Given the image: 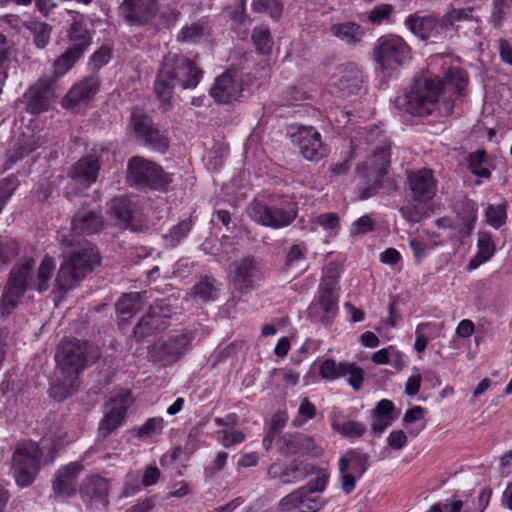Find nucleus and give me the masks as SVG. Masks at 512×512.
<instances>
[{
  "label": "nucleus",
  "mask_w": 512,
  "mask_h": 512,
  "mask_svg": "<svg viewBox=\"0 0 512 512\" xmlns=\"http://www.w3.org/2000/svg\"><path fill=\"white\" fill-rule=\"evenodd\" d=\"M131 125L134 133L139 139H142L155 126L152 119L144 114L140 109H134L131 114Z\"/></svg>",
  "instance_id": "nucleus-38"
},
{
  "label": "nucleus",
  "mask_w": 512,
  "mask_h": 512,
  "mask_svg": "<svg viewBox=\"0 0 512 512\" xmlns=\"http://www.w3.org/2000/svg\"><path fill=\"white\" fill-rule=\"evenodd\" d=\"M79 494L84 502L108 506L110 482L99 474H91L85 477L80 486Z\"/></svg>",
  "instance_id": "nucleus-24"
},
{
  "label": "nucleus",
  "mask_w": 512,
  "mask_h": 512,
  "mask_svg": "<svg viewBox=\"0 0 512 512\" xmlns=\"http://www.w3.org/2000/svg\"><path fill=\"white\" fill-rule=\"evenodd\" d=\"M426 204L427 203H417L410 199L399 211L409 224L419 223L425 216L424 205Z\"/></svg>",
  "instance_id": "nucleus-43"
},
{
  "label": "nucleus",
  "mask_w": 512,
  "mask_h": 512,
  "mask_svg": "<svg viewBox=\"0 0 512 512\" xmlns=\"http://www.w3.org/2000/svg\"><path fill=\"white\" fill-rule=\"evenodd\" d=\"M410 52L407 42L395 34L381 36L373 49L374 60L382 71L403 65L410 58Z\"/></svg>",
  "instance_id": "nucleus-9"
},
{
  "label": "nucleus",
  "mask_w": 512,
  "mask_h": 512,
  "mask_svg": "<svg viewBox=\"0 0 512 512\" xmlns=\"http://www.w3.org/2000/svg\"><path fill=\"white\" fill-rule=\"evenodd\" d=\"M393 12L394 7L391 4H380L369 12L368 20L374 25H380L388 20Z\"/></svg>",
  "instance_id": "nucleus-62"
},
{
  "label": "nucleus",
  "mask_w": 512,
  "mask_h": 512,
  "mask_svg": "<svg viewBox=\"0 0 512 512\" xmlns=\"http://www.w3.org/2000/svg\"><path fill=\"white\" fill-rule=\"evenodd\" d=\"M27 28L33 34V41L36 47L43 49L50 41L52 27L45 22H31Z\"/></svg>",
  "instance_id": "nucleus-39"
},
{
  "label": "nucleus",
  "mask_w": 512,
  "mask_h": 512,
  "mask_svg": "<svg viewBox=\"0 0 512 512\" xmlns=\"http://www.w3.org/2000/svg\"><path fill=\"white\" fill-rule=\"evenodd\" d=\"M127 180L138 187L166 191L172 183V175L155 162L135 156L128 162Z\"/></svg>",
  "instance_id": "nucleus-6"
},
{
  "label": "nucleus",
  "mask_w": 512,
  "mask_h": 512,
  "mask_svg": "<svg viewBox=\"0 0 512 512\" xmlns=\"http://www.w3.org/2000/svg\"><path fill=\"white\" fill-rule=\"evenodd\" d=\"M110 215L132 230L136 231V222L140 219V213L136 203L131 199L119 196L115 197L109 207Z\"/></svg>",
  "instance_id": "nucleus-28"
},
{
  "label": "nucleus",
  "mask_w": 512,
  "mask_h": 512,
  "mask_svg": "<svg viewBox=\"0 0 512 512\" xmlns=\"http://www.w3.org/2000/svg\"><path fill=\"white\" fill-rule=\"evenodd\" d=\"M55 97V77L43 75L30 85L23 95L26 111L34 115L44 113Z\"/></svg>",
  "instance_id": "nucleus-14"
},
{
  "label": "nucleus",
  "mask_w": 512,
  "mask_h": 512,
  "mask_svg": "<svg viewBox=\"0 0 512 512\" xmlns=\"http://www.w3.org/2000/svg\"><path fill=\"white\" fill-rule=\"evenodd\" d=\"M83 55L74 51L71 48H67L61 55H59L53 62V75L51 77H55V81L65 75L68 71H70L76 62Z\"/></svg>",
  "instance_id": "nucleus-36"
},
{
  "label": "nucleus",
  "mask_w": 512,
  "mask_h": 512,
  "mask_svg": "<svg viewBox=\"0 0 512 512\" xmlns=\"http://www.w3.org/2000/svg\"><path fill=\"white\" fill-rule=\"evenodd\" d=\"M129 395H122L121 398L113 399L111 406L101 419L98 427V439H105L116 431L124 422L128 409Z\"/></svg>",
  "instance_id": "nucleus-25"
},
{
  "label": "nucleus",
  "mask_w": 512,
  "mask_h": 512,
  "mask_svg": "<svg viewBox=\"0 0 512 512\" xmlns=\"http://www.w3.org/2000/svg\"><path fill=\"white\" fill-rule=\"evenodd\" d=\"M100 256L92 247H84L73 252L60 266L56 277V286L59 291L66 292L74 288L86 275L99 265Z\"/></svg>",
  "instance_id": "nucleus-4"
},
{
  "label": "nucleus",
  "mask_w": 512,
  "mask_h": 512,
  "mask_svg": "<svg viewBox=\"0 0 512 512\" xmlns=\"http://www.w3.org/2000/svg\"><path fill=\"white\" fill-rule=\"evenodd\" d=\"M252 9L257 13H268L277 20L282 14L283 5L280 0H253Z\"/></svg>",
  "instance_id": "nucleus-46"
},
{
  "label": "nucleus",
  "mask_w": 512,
  "mask_h": 512,
  "mask_svg": "<svg viewBox=\"0 0 512 512\" xmlns=\"http://www.w3.org/2000/svg\"><path fill=\"white\" fill-rule=\"evenodd\" d=\"M203 75L204 71L195 59L179 51H169L160 62L154 81V92L162 104L168 105L176 88L195 89Z\"/></svg>",
  "instance_id": "nucleus-2"
},
{
  "label": "nucleus",
  "mask_w": 512,
  "mask_h": 512,
  "mask_svg": "<svg viewBox=\"0 0 512 512\" xmlns=\"http://www.w3.org/2000/svg\"><path fill=\"white\" fill-rule=\"evenodd\" d=\"M43 144L44 140L41 137H36L34 135L28 137L27 139L24 140L22 144H19L18 147L15 149L16 158L20 159L25 155L30 154L31 152L41 147Z\"/></svg>",
  "instance_id": "nucleus-63"
},
{
  "label": "nucleus",
  "mask_w": 512,
  "mask_h": 512,
  "mask_svg": "<svg viewBox=\"0 0 512 512\" xmlns=\"http://www.w3.org/2000/svg\"><path fill=\"white\" fill-rule=\"evenodd\" d=\"M43 451L31 440L19 443L12 456V471L15 481L20 487H28L33 483L41 468Z\"/></svg>",
  "instance_id": "nucleus-5"
},
{
  "label": "nucleus",
  "mask_w": 512,
  "mask_h": 512,
  "mask_svg": "<svg viewBox=\"0 0 512 512\" xmlns=\"http://www.w3.org/2000/svg\"><path fill=\"white\" fill-rule=\"evenodd\" d=\"M67 38L70 43L69 48L84 55L92 44L93 32L87 28L83 17L74 18L67 30Z\"/></svg>",
  "instance_id": "nucleus-30"
},
{
  "label": "nucleus",
  "mask_w": 512,
  "mask_h": 512,
  "mask_svg": "<svg viewBox=\"0 0 512 512\" xmlns=\"http://www.w3.org/2000/svg\"><path fill=\"white\" fill-rule=\"evenodd\" d=\"M330 33L333 37L349 46H355L360 43L365 34L363 28L353 21L332 24L330 26Z\"/></svg>",
  "instance_id": "nucleus-32"
},
{
  "label": "nucleus",
  "mask_w": 512,
  "mask_h": 512,
  "mask_svg": "<svg viewBox=\"0 0 512 512\" xmlns=\"http://www.w3.org/2000/svg\"><path fill=\"white\" fill-rule=\"evenodd\" d=\"M246 211L252 221L273 229L289 226L297 216L296 210L291 205L288 207L268 206L257 199L249 203Z\"/></svg>",
  "instance_id": "nucleus-11"
},
{
  "label": "nucleus",
  "mask_w": 512,
  "mask_h": 512,
  "mask_svg": "<svg viewBox=\"0 0 512 512\" xmlns=\"http://www.w3.org/2000/svg\"><path fill=\"white\" fill-rule=\"evenodd\" d=\"M315 471L316 466L295 459L287 465L273 463L267 474L270 478L279 479L283 484H291L314 475Z\"/></svg>",
  "instance_id": "nucleus-20"
},
{
  "label": "nucleus",
  "mask_w": 512,
  "mask_h": 512,
  "mask_svg": "<svg viewBox=\"0 0 512 512\" xmlns=\"http://www.w3.org/2000/svg\"><path fill=\"white\" fill-rule=\"evenodd\" d=\"M141 140L144 141L145 145H148L152 149L162 153L167 150L169 145L168 138L160 133V131L155 127L150 130V132L147 133V135H145Z\"/></svg>",
  "instance_id": "nucleus-57"
},
{
  "label": "nucleus",
  "mask_w": 512,
  "mask_h": 512,
  "mask_svg": "<svg viewBox=\"0 0 512 512\" xmlns=\"http://www.w3.org/2000/svg\"><path fill=\"white\" fill-rule=\"evenodd\" d=\"M300 153L309 161H318L327 155V148L314 127H301L294 135Z\"/></svg>",
  "instance_id": "nucleus-21"
},
{
  "label": "nucleus",
  "mask_w": 512,
  "mask_h": 512,
  "mask_svg": "<svg viewBox=\"0 0 512 512\" xmlns=\"http://www.w3.org/2000/svg\"><path fill=\"white\" fill-rule=\"evenodd\" d=\"M99 357V350L87 341L62 342L55 355L59 374L49 389L50 397L59 402L71 397L78 390L80 374Z\"/></svg>",
  "instance_id": "nucleus-1"
},
{
  "label": "nucleus",
  "mask_w": 512,
  "mask_h": 512,
  "mask_svg": "<svg viewBox=\"0 0 512 512\" xmlns=\"http://www.w3.org/2000/svg\"><path fill=\"white\" fill-rule=\"evenodd\" d=\"M55 268V262L54 259L51 257H45L37 272V276L35 279H33L31 276L28 279V287L31 289H35L39 292H44L48 289V281L50 280L52 276V272ZM32 271L30 272V274Z\"/></svg>",
  "instance_id": "nucleus-33"
},
{
  "label": "nucleus",
  "mask_w": 512,
  "mask_h": 512,
  "mask_svg": "<svg viewBox=\"0 0 512 512\" xmlns=\"http://www.w3.org/2000/svg\"><path fill=\"white\" fill-rule=\"evenodd\" d=\"M14 50L12 43L7 37L0 33V83L4 82L8 78V71L13 60Z\"/></svg>",
  "instance_id": "nucleus-37"
},
{
  "label": "nucleus",
  "mask_w": 512,
  "mask_h": 512,
  "mask_svg": "<svg viewBox=\"0 0 512 512\" xmlns=\"http://www.w3.org/2000/svg\"><path fill=\"white\" fill-rule=\"evenodd\" d=\"M333 429L340 433L341 435L352 438V437H361L366 432L365 424L358 421H346V422H334L332 424Z\"/></svg>",
  "instance_id": "nucleus-44"
},
{
  "label": "nucleus",
  "mask_w": 512,
  "mask_h": 512,
  "mask_svg": "<svg viewBox=\"0 0 512 512\" xmlns=\"http://www.w3.org/2000/svg\"><path fill=\"white\" fill-rule=\"evenodd\" d=\"M33 267V260L26 259L11 269L0 300L1 316L7 317L17 308L28 288V279Z\"/></svg>",
  "instance_id": "nucleus-7"
},
{
  "label": "nucleus",
  "mask_w": 512,
  "mask_h": 512,
  "mask_svg": "<svg viewBox=\"0 0 512 512\" xmlns=\"http://www.w3.org/2000/svg\"><path fill=\"white\" fill-rule=\"evenodd\" d=\"M191 228L192 221L190 219H184L177 225L173 226L165 238L171 245L174 246L189 234Z\"/></svg>",
  "instance_id": "nucleus-56"
},
{
  "label": "nucleus",
  "mask_w": 512,
  "mask_h": 512,
  "mask_svg": "<svg viewBox=\"0 0 512 512\" xmlns=\"http://www.w3.org/2000/svg\"><path fill=\"white\" fill-rule=\"evenodd\" d=\"M438 181L434 171L420 168L406 171V195L417 203H429L437 193Z\"/></svg>",
  "instance_id": "nucleus-12"
},
{
  "label": "nucleus",
  "mask_w": 512,
  "mask_h": 512,
  "mask_svg": "<svg viewBox=\"0 0 512 512\" xmlns=\"http://www.w3.org/2000/svg\"><path fill=\"white\" fill-rule=\"evenodd\" d=\"M216 288L214 280L209 277L202 278L199 283L194 286V295L201 301L207 302L215 299Z\"/></svg>",
  "instance_id": "nucleus-53"
},
{
  "label": "nucleus",
  "mask_w": 512,
  "mask_h": 512,
  "mask_svg": "<svg viewBox=\"0 0 512 512\" xmlns=\"http://www.w3.org/2000/svg\"><path fill=\"white\" fill-rule=\"evenodd\" d=\"M84 465L81 461L70 462L61 466L52 480V490L58 496L72 497L76 493V480L83 472Z\"/></svg>",
  "instance_id": "nucleus-22"
},
{
  "label": "nucleus",
  "mask_w": 512,
  "mask_h": 512,
  "mask_svg": "<svg viewBox=\"0 0 512 512\" xmlns=\"http://www.w3.org/2000/svg\"><path fill=\"white\" fill-rule=\"evenodd\" d=\"M487 161V154L484 150H477L469 155L468 167L470 171L480 177L489 179L491 172L483 164Z\"/></svg>",
  "instance_id": "nucleus-41"
},
{
  "label": "nucleus",
  "mask_w": 512,
  "mask_h": 512,
  "mask_svg": "<svg viewBox=\"0 0 512 512\" xmlns=\"http://www.w3.org/2000/svg\"><path fill=\"white\" fill-rule=\"evenodd\" d=\"M204 28L199 23H192L191 25L184 26L178 36V41H191L203 36Z\"/></svg>",
  "instance_id": "nucleus-64"
},
{
  "label": "nucleus",
  "mask_w": 512,
  "mask_h": 512,
  "mask_svg": "<svg viewBox=\"0 0 512 512\" xmlns=\"http://www.w3.org/2000/svg\"><path fill=\"white\" fill-rule=\"evenodd\" d=\"M456 213L462 222L461 230L470 234L477 219V204L465 198L456 205Z\"/></svg>",
  "instance_id": "nucleus-35"
},
{
  "label": "nucleus",
  "mask_w": 512,
  "mask_h": 512,
  "mask_svg": "<svg viewBox=\"0 0 512 512\" xmlns=\"http://www.w3.org/2000/svg\"><path fill=\"white\" fill-rule=\"evenodd\" d=\"M314 448V439L304 434H286L278 440L279 452L284 456L309 453Z\"/></svg>",
  "instance_id": "nucleus-31"
},
{
  "label": "nucleus",
  "mask_w": 512,
  "mask_h": 512,
  "mask_svg": "<svg viewBox=\"0 0 512 512\" xmlns=\"http://www.w3.org/2000/svg\"><path fill=\"white\" fill-rule=\"evenodd\" d=\"M339 275L338 267L333 263L328 264L323 271L319 287L337 290Z\"/></svg>",
  "instance_id": "nucleus-60"
},
{
  "label": "nucleus",
  "mask_w": 512,
  "mask_h": 512,
  "mask_svg": "<svg viewBox=\"0 0 512 512\" xmlns=\"http://www.w3.org/2000/svg\"><path fill=\"white\" fill-rule=\"evenodd\" d=\"M252 40L260 54H268L271 51L273 41L268 28L263 26L255 27L252 32Z\"/></svg>",
  "instance_id": "nucleus-42"
},
{
  "label": "nucleus",
  "mask_w": 512,
  "mask_h": 512,
  "mask_svg": "<svg viewBox=\"0 0 512 512\" xmlns=\"http://www.w3.org/2000/svg\"><path fill=\"white\" fill-rule=\"evenodd\" d=\"M405 25L419 39L432 43L443 40L447 33L442 19L433 15H409Z\"/></svg>",
  "instance_id": "nucleus-16"
},
{
  "label": "nucleus",
  "mask_w": 512,
  "mask_h": 512,
  "mask_svg": "<svg viewBox=\"0 0 512 512\" xmlns=\"http://www.w3.org/2000/svg\"><path fill=\"white\" fill-rule=\"evenodd\" d=\"M307 247L304 243H296L289 247L285 255L284 268L286 270L294 267V265L306 258Z\"/></svg>",
  "instance_id": "nucleus-54"
},
{
  "label": "nucleus",
  "mask_w": 512,
  "mask_h": 512,
  "mask_svg": "<svg viewBox=\"0 0 512 512\" xmlns=\"http://www.w3.org/2000/svg\"><path fill=\"white\" fill-rule=\"evenodd\" d=\"M100 81L96 76H89L75 84L66 94L64 103L67 108H73L83 101L90 100L98 92Z\"/></svg>",
  "instance_id": "nucleus-29"
},
{
  "label": "nucleus",
  "mask_w": 512,
  "mask_h": 512,
  "mask_svg": "<svg viewBox=\"0 0 512 512\" xmlns=\"http://www.w3.org/2000/svg\"><path fill=\"white\" fill-rule=\"evenodd\" d=\"M346 369H343V377H348L349 385L355 390L358 391L364 380V371L361 367L357 366L354 363L345 362Z\"/></svg>",
  "instance_id": "nucleus-58"
},
{
  "label": "nucleus",
  "mask_w": 512,
  "mask_h": 512,
  "mask_svg": "<svg viewBox=\"0 0 512 512\" xmlns=\"http://www.w3.org/2000/svg\"><path fill=\"white\" fill-rule=\"evenodd\" d=\"M390 146L386 142H381L371 150V157L358 165L357 169L364 174L365 178L371 179L373 184L364 189L361 193V199H367L377 193L382 184V179L387 173L389 166Z\"/></svg>",
  "instance_id": "nucleus-10"
},
{
  "label": "nucleus",
  "mask_w": 512,
  "mask_h": 512,
  "mask_svg": "<svg viewBox=\"0 0 512 512\" xmlns=\"http://www.w3.org/2000/svg\"><path fill=\"white\" fill-rule=\"evenodd\" d=\"M314 474L316 478L301 487L302 489H306V492L309 494L323 492L328 483L329 476L324 469L316 467Z\"/></svg>",
  "instance_id": "nucleus-61"
},
{
  "label": "nucleus",
  "mask_w": 512,
  "mask_h": 512,
  "mask_svg": "<svg viewBox=\"0 0 512 512\" xmlns=\"http://www.w3.org/2000/svg\"><path fill=\"white\" fill-rule=\"evenodd\" d=\"M338 468L341 474V489L345 494H350L356 487V480L354 475L348 472L347 459H339Z\"/></svg>",
  "instance_id": "nucleus-59"
},
{
  "label": "nucleus",
  "mask_w": 512,
  "mask_h": 512,
  "mask_svg": "<svg viewBox=\"0 0 512 512\" xmlns=\"http://www.w3.org/2000/svg\"><path fill=\"white\" fill-rule=\"evenodd\" d=\"M477 246V254L482 258V261H488L493 257L496 247L490 233L479 232Z\"/></svg>",
  "instance_id": "nucleus-51"
},
{
  "label": "nucleus",
  "mask_w": 512,
  "mask_h": 512,
  "mask_svg": "<svg viewBox=\"0 0 512 512\" xmlns=\"http://www.w3.org/2000/svg\"><path fill=\"white\" fill-rule=\"evenodd\" d=\"M363 75L353 63H346L337 68L330 78V85L339 97H349L360 92Z\"/></svg>",
  "instance_id": "nucleus-17"
},
{
  "label": "nucleus",
  "mask_w": 512,
  "mask_h": 512,
  "mask_svg": "<svg viewBox=\"0 0 512 512\" xmlns=\"http://www.w3.org/2000/svg\"><path fill=\"white\" fill-rule=\"evenodd\" d=\"M230 268V280L237 290H250L259 278L258 262L252 256L233 262Z\"/></svg>",
  "instance_id": "nucleus-23"
},
{
  "label": "nucleus",
  "mask_w": 512,
  "mask_h": 512,
  "mask_svg": "<svg viewBox=\"0 0 512 512\" xmlns=\"http://www.w3.org/2000/svg\"><path fill=\"white\" fill-rule=\"evenodd\" d=\"M343 369H346L345 362L337 363L329 358L320 364L319 374L323 379L332 381L343 377Z\"/></svg>",
  "instance_id": "nucleus-45"
},
{
  "label": "nucleus",
  "mask_w": 512,
  "mask_h": 512,
  "mask_svg": "<svg viewBox=\"0 0 512 512\" xmlns=\"http://www.w3.org/2000/svg\"><path fill=\"white\" fill-rule=\"evenodd\" d=\"M164 420L161 417L149 418L143 425L138 427L136 436L140 439L151 438L162 433Z\"/></svg>",
  "instance_id": "nucleus-48"
},
{
  "label": "nucleus",
  "mask_w": 512,
  "mask_h": 512,
  "mask_svg": "<svg viewBox=\"0 0 512 512\" xmlns=\"http://www.w3.org/2000/svg\"><path fill=\"white\" fill-rule=\"evenodd\" d=\"M243 92L241 75L233 69H228L216 77L209 90L210 96L219 104H230L239 101Z\"/></svg>",
  "instance_id": "nucleus-15"
},
{
  "label": "nucleus",
  "mask_w": 512,
  "mask_h": 512,
  "mask_svg": "<svg viewBox=\"0 0 512 512\" xmlns=\"http://www.w3.org/2000/svg\"><path fill=\"white\" fill-rule=\"evenodd\" d=\"M104 218L100 212L82 209L72 218V231L77 235H92L104 228Z\"/></svg>",
  "instance_id": "nucleus-27"
},
{
  "label": "nucleus",
  "mask_w": 512,
  "mask_h": 512,
  "mask_svg": "<svg viewBox=\"0 0 512 512\" xmlns=\"http://www.w3.org/2000/svg\"><path fill=\"white\" fill-rule=\"evenodd\" d=\"M444 78V84L446 83L453 87L458 95H462V92L468 84V75L466 71L455 67L449 68L446 71Z\"/></svg>",
  "instance_id": "nucleus-40"
},
{
  "label": "nucleus",
  "mask_w": 512,
  "mask_h": 512,
  "mask_svg": "<svg viewBox=\"0 0 512 512\" xmlns=\"http://www.w3.org/2000/svg\"><path fill=\"white\" fill-rule=\"evenodd\" d=\"M338 311V293L335 289L318 288V299L308 308V316L322 324H330Z\"/></svg>",
  "instance_id": "nucleus-19"
},
{
  "label": "nucleus",
  "mask_w": 512,
  "mask_h": 512,
  "mask_svg": "<svg viewBox=\"0 0 512 512\" xmlns=\"http://www.w3.org/2000/svg\"><path fill=\"white\" fill-rule=\"evenodd\" d=\"M486 221L493 228H500L506 222V207L504 205H489L485 211Z\"/></svg>",
  "instance_id": "nucleus-55"
},
{
  "label": "nucleus",
  "mask_w": 512,
  "mask_h": 512,
  "mask_svg": "<svg viewBox=\"0 0 512 512\" xmlns=\"http://www.w3.org/2000/svg\"><path fill=\"white\" fill-rule=\"evenodd\" d=\"M340 459H347L348 467H350V462H353V470L359 475H363L368 468L369 456L362 453L359 449L348 450L345 456H342Z\"/></svg>",
  "instance_id": "nucleus-50"
},
{
  "label": "nucleus",
  "mask_w": 512,
  "mask_h": 512,
  "mask_svg": "<svg viewBox=\"0 0 512 512\" xmlns=\"http://www.w3.org/2000/svg\"><path fill=\"white\" fill-rule=\"evenodd\" d=\"M100 170V163L94 156L79 159L68 172L73 185L79 189H86L96 182Z\"/></svg>",
  "instance_id": "nucleus-26"
},
{
  "label": "nucleus",
  "mask_w": 512,
  "mask_h": 512,
  "mask_svg": "<svg viewBox=\"0 0 512 512\" xmlns=\"http://www.w3.org/2000/svg\"><path fill=\"white\" fill-rule=\"evenodd\" d=\"M170 317L171 309L167 302L165 300L156 301L134 327V338L140 342L164 331L169 326Z\"/></svg>",
  "instance_id": "nucleus-13"
},
{
  "label": "nucleus",
  "mask_w": 512,
  "mask_h": 512,
  "mask_svg": "<svg viewBox=\"0 0 512 512\" xmlns=\"http://www.w3.org/2000/svg\"><path fill=\"white\" fill-rule=\"evenodd\" d=\"M444 92V82L437 76H421L410 85L409 90L396 98V106L405 112L419 117L429 116L435 111L440 116H449L453 113L454 102L440 96Z\"/></svg>",
  "instance_id": "nucleus-3"
},
{
  "label": "nucleus",
  "mask_w": 512,
  "mask_h": 512,
  "mask_svg": "<svg viewBox=\"0 0 512 512\" xmlns=\"http://www.w3.org/2000/svg\"><path fill=\"white\" fill-rule=\"evenodd\" d=\"M316 414V406L309 399H303L298 408V416L292 421L293 427H302L308 420L315 418Z\"/></svg>",
  "instance_id": "nucleus-49"
},
{
  "label": "nucleus",
  "mask_w": 512,
  "mask_h": 512,
  "mask_svg": "<svg viewBox=\"0 0 512 512\" xmlns=\"http://www.w3.org/2000/svg\"><path fill=\"white\" fill-rule=\"evenodd\" d=\"M195 335L191 331H171L165 338L154 343L149 353L162 366H169L179 361L191 349Z\"/></svg>",
  "instance_id": "nucleus-8"
},
{
  "label": "nucleus",
  "mask_w": 512,
  "mask_h": 512,
  "mask_svg": "<svg viewBox=\"0 0 512 512\" xmlns=\"http://www.w3.org/2000/svg\"><path fill=\"white\" fill-rule=\"evenodd\" d=\"M157 12V0H123L120 5V13L130 26L150 24Z\"/></svg>",
  "instance_id": "nucleus-18"
},
{
  "label": "nucleus",
  "mask_w": 512,
  "mask_h": 512,
  "mask_svg": "<svg viewBox=\"0 0 512 512\" xmlns=\"http://www.w3.org/2000/svg\"><path fill=\"white\" fill-rule=\"evenodd\" d=\"M141 308L142 301L139 293L125 294L116 303V310L122 321H128Z\"/></svg>",
  "instance_id": "nucleus-34"
},
{
  "label": "nucleus",
  "mask_w": 512,
  "mask_h": 512,
  "mask_svg": "<svg viewBox=\"0 0 512 512\" xmlns=\"http://www.w3.org/2000/svg\"><path fill=\"white\" fill-rule=\"evenodd\" d=\"M306 489L299 488L286 495L279 503L283 512H300Z\"/></svg>",
  "instance_id": "nucleus-47"
},
{
  "label": "nucleus",
  "mask_w": 512,
  "mask_h": 512,
  "mask_svg": "<svg viewBox=\"0 0 512 512\" xmlns=\"http://www.w3.org/2000/svg\"><path fill=\"white\" fill-rule=\"evenodd\" d=\"M19 186V180L15 176H8L0 180V213Z\"/></svg>",
  "instance_id": "nucleus-52"
}]
</instances>
